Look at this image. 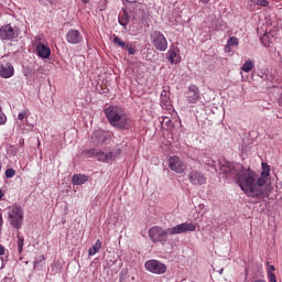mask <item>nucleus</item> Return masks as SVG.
<instances>
[{"label":"nucleus","instance_id":"f257e3e1","mask_svg":"<svg viewBox=\"0 0 282 282\" xmlns=\"http://www.w3.org/2000/svg\"><path fill=\"white\" fill-rule=\"evenodd\" d=\"M221 171L227 180H234L248 197H270L268 187H264L263 180L250 169L243 167L240 163H226Z\"/></svg>","mask_w":282,"mask_h":282},{"label":"nucleus","instance_id":"f03ea898","mask_svg":"<svg viewBox=\"0 0 282 282\" xmlns=\"http://www.w3.org/2000/svg\"><path fill=\"white\" fill-rule=\"evenodd\" d=\"M105 116L111 127H115L116 129H129V127H131V119L119 106H109L106 108Z\"/></svg>","mask_w":282,"mask_h":282},{"label":"nucleus","instance_id":"7ed1b4c3","mask_svg":"<svg viewBox=\"0 0 282 282\" xmlns=\"http://www.w3.org/2000/svg\"><path fill=\"white\" fill-rule=\"evenodd\" d=\"M9 223L17 230H21L23 226V207L19 205H12L8 212Z\"/></svg>","mask_w":282,"mask_h":282},{"label":"nucleus","instance_id":"20e7f679","mask_svg":"<svg viewBox=\"0 0 282 282\" xmlns=\"http://www.w3.org/2000/svg\"><path fill=\"white\" fill-rule=\"evenodd\" d=\"M152 243H166L169 241V235H171L170 228L164 229L160 226L151 227L148 231Z\"/></svg>","mask_w":282,"mask_h":282},{"label":"nucleus","instance_id":"39448f33","mask_svg":"<svg viewBox=\"0 0 282 282\" xmlns=\"http://www.w3.org/2000/svg\"><path fill=\"white\" fill-rule=\"evenodd\" d=\"M150 41L153 47H155V50L159 52H166V50H169V41H166V36H164V34H162L160 31L152 32L150 35Z\"/></svg>","mask_w":282,"mask_h":282},{"label":"nucleus","instance_id":"423d86ee","mask_svg":"<svg viewBox=\"0 0 282 282\" xmlns=\"http://www.w3.org/2000/svg\"><path fill=\"white\" fill-rule=\"evenodd\" d=\"M144 268L152 274H165L167 270L166 264L155 259L145 261Z\"/></svg>","mask_w":282,"mask_h":282},{"label":"nucleus","instance_id":"0eeeda50","mask_svg":"<svg viewBox=\"0 0 282 282\" xmlns=\"http://www.w3.org/2000/svg\"><path fill=\"white\" fill-rule=\"evenodd\" d=\"M187 180L192 186H204L206 184V174L199 170H191Z\"/></svg>","mask_w":282,"mask_h":282},{"label":"nucleus","instance_id":"6e6552de","mask_svg":"<svg viewBox=\"0 0 282 282\" xmlns=\"http://www.w3.org/2000/svg\"><path fill=\"white\" fill-rule=\"evenodd\" d=\"M167 164L169 169L178 175H182V173H185L186 171V162H184V160L177 155L171 156L167 161Z\"/></svg>","mask_w":282,"mask_h":282},{"label":"nucleus","instance_id":"1a4fd4ad","mask_svg":"<svg viewBox=\"0 0 282 282\" xmlns=\"http://www.w3.org/2000/svg\"><path fill=\"white\" fill-rule=\"evenodd\" d=\"M88 158H97L99 162H113L116 160V154L113 152L105 153L100 150L90 149L86 151Z\"/></svg>","mask_w":282,"mask_h":282},{"label":"nucleus","instance_id":"9d476101","mask_svg":"<svg viewBox=\"0 0 282 282\" xmlns=\"http://www.w3.org/2000/svg\"><path fill=\"white\" fill-rule=\"evenodd\" d=\"M195 230H197V225L183 223L170 228V235H183L184 232H195Z\"/></svg>","mask_w":282,"mask_h":282},{"label":"nucleus","instance_id":"9b49d317","mask_svg":"<svg viewBox=\"0 0 282 282\" xmlns=\"http://www.w3.org/2000/svg\"><path fill=\"white\" fill-rule=\"evenodd\" d=\"M19 36V32L11 24H6L0 28V39L2 41H14Z\"/></svg>","mask_w":282,"mask_h":282},{"label":"nucleus","instance_id":"f8f14e48","mask_svg":"<svg viewBox=\"0 0 282 282\" xmlns=\"http://www.w3.org/2000/svg\"><path fill=\"white\" fill-rule=\"evenodd\" d=\"M67 43H69V45H78V43H83L84 39H83V34L80 33V31L76 30V29H70L65 36Z\"/></svg>","mask_w":282,"mask_h":282},{"label":"nucleus","instance_id":"ddd939ff","mask_svg":"<svg viewBox=\"0 0 282 282\" xmlns=\"http://www.w3.org/2000/svg\"><path fill=\"white\" fill-rule=\"evenodd\" d=\"M199 98H200L199 87L195 85H191L186 94V100L188 105H197V102H199Z\"/></svg>","mask_w":282,"mask_h":282},{"label":"nucleus","instance_id":"4468645a","mask_svg":"<svg viewBox=\"0 0 282 282\" xmlns=\"http://www.w3.org/2000/svg\"><path fill=\"white\" fill-rule=\"evenodd\" d=\"M1 78H12L14 76V66L10 62H2L0 65Z\"/></svg>","mask_w":282,"mask_h":282},{"label":"nucleus","instance_id":"2eb2a0df","mask_svg":"<svg viewBox=\"0 0 282 282\" xmlns=\"http://www.w3.org/2000/svg\"><path fill=\"white\" fill-rule=\"evenodd\" d=\"M167 61H170L173 64L177 65V63H181L182 56H180V48L177 47H170Z\"/></svg>","mask_w":282,"mask_h":282},{"label":"nucleus","instance_id":"dca6fc26","mask_svg":"<svg viewBox=\"0 0 282 282\" xmlns=\"http://www.w3.org/2000/svg\"><path fill=\"white\" fill-rule=\"evenodd\" d=\"M161 107L166 111H171L173 109V104L171 102V97L166 90H162L161 93Z\"/></svg>","mask_w":282,"mask_h":282},{"label":"nucleus","instance_id":"f3484780","mask_svg":"<svg viewBox=\"0 0 282 282\" xmlns=\"http://www.w3.org/2000/svg\"><path fill=\"white\" fill-rule=\"evenodd\" d=\"M36 53L40 58H48L50 56H52V50L50 48V46L43 43L37 44Z\"/></svg>","mask_w":282,"mask_h":282},{"label":"nucleus","instance_id":"a211bd4d","mask_svg":"<svg viewBox=\"0 0 282 282\" xmlns=\"http://www.w3.org/2000/svg\"><path fill=\"white\" fill-rule=\"evenodd\" d=\"M268 177H270V165H268V163H262V172L258 178L264 182V188H268Z\"/></svg>","mask_w":282,"mask_h":282},{"label":"nucleus","instance_id":"6ab92c4d","mask_svg":"<svg viewBox=\"0 0 282 282\" xmlns=\"http://www.w3.org/2000/svg\"><path fill=\"white\" fill-rule=\"evenodd\" d=\"M88 180H89V176L85 174H75L72 177V184H74V186H80L85 184Z\"/></svg>","mask_w":282,"mask_h":282},{"label":"nucleus","instance_id":"aec40b11","mask_svg":"<svg viewBox=\"0 0 282 282\" xmlns=\"http://www.w3.org/2000/svg\"><path fill=\"white\" fill-rule=\"evenodd\" d=\"M100 248H102V242L100 240H97L95 245L88 250L89 257H94L97 252H100Z\"/></svg>","mask_w":282,"mask_h":282},{"label":"nucleus","instance_id":"412c9836","mask_svg":"<svg viewBox=\"0 0 282 282\" xmlns=\"http://www.w3.org/2000/svg\"><path fill=\"white\" fill-rule=\"evenodd\" d=\"M254 69V62L251 59H248L245 62V64L241 66V72H245L246 74H250Z\"/></svg>","mask_w":282,"mask_h":282},{"label":"nucleus","instance_id":"4be33fe9","mask_svg":"<svg viewBox=\"0 0 282 282\" xmlns=\"http://www.w3.org/2000/svg\"><path fill=\"white\" fill-rule=\"evenodd\" d=\"M268 265V279L269 282H276V274H274V270H276L274 268V265H270V262H267Z\"/></svg>","mask_w":282,"mask_h":282},{"label":"nucleus","instance_id":"5701e85b","mask_svg":"<svg viewBox=\"0 0 282 282\" xmlns=\"http://www.w3.org/2000/svg\"><path fill=\"white\" fill-rule=\"evenodd\" d=\"M17 237H18V241H17L18 252H19V254H22L23 253V246L25 243V239L23 238V236H21V232H18Z\"/></svg>","mask_w":282,"mask_h":282},{"label":"nucleus","instance_id":"b1692460","mask_svg":"<svg viewBox=\"0 0 282 282\" xmlns=\"http://www.w3.org/2000/svg\"><path fill=\"white\" fill-rule=\"evenodd\" d=\"M235 45H239V39L232 36L227 41L226 50H230V47H235Z\"/></svg>","mask_w":282,"mask_h":282},{"label":"nucleus","instance_id":"393cba45","mask_svg":"<svg viewBox=\"0 0 282 282\" xmlns=\"http://www.w3.org/2000/svg\"><path fill=\"white\" fill-rule=\"evenodd\" d=\"M112 42L115 43V45H118V47H121V50H124L127 47V45H128L124 41H122L117 35H113Z\"/></svg>","mask_w":282,"mask_h":282},{"label":"nucleus","instance_id":"a878e982","mask_svg":"<svg viewBox=\"0 0 282 282\" xmlns=\"http://www.w3.org/2000/svg\"><path fill=\"white\" fill-rule=\"evenodd\" d=\"M100 135H102V131H95L93 133V137L91 138H98L97 139V144H102V142H105V139L100 138Z\"/></svg>","mask_w":282,"mask_h":282},{"label":"nucleus","instance_id":"bb28decb","mask_svg":"<svg viewBox=\"0 0 282 282\" xmlns=\"http://www.w3.org/2000/svg\"><path fill=\"white\" fill-rule=\"evenodd\" d=\"M270 2L268 0H256L254 6H260L261 8H268Z\"/></svg>","mask_w":282,"mask_h":282},{"label":"nucleus","instance_id":"cd10ccee","mask_svg":"<svg viewBox=\"0 0 282 282\" xmlns=\"http://www.w3.org/2000/svg\"><path fill=\"white\" fill-rule=\"evenodd\" d=\"M120 25H128L129 23V15L123 14L121 18H119Z\"/></svg>","mask_w":282,"mask_h":282},{"label":"nucleus","instance_id":"c85d7f7f","mask_svg":"<svg viewBox=\"0 0 282 282\" xmlns=\"http://www.w3.org/2000/svg\"><path fill=\"white\" fill-rule=\"evenodd\" d=\"M124 50H127L128 54H130L131 56L135 54V47L133 46V44H127Z\"/></svg>","mask_w":282,"mask_h":282},{"label":"nucleus","instance_id":"c756f323","mask_svg":"<svg viewBox=\"0 0 282 282\" xmlns=\"http://www.w3.org/2000/svg\"><path fill=\"white\" fill-rule=\"evenodd\" d=\"M8 122V117L3 113V108H0V124Z\"/></svg>","mask_w":282,"mask_h":282},{"label":"nucleus","instance_id":"7c9ffc66","mask_svg":"<svg viewBox=\"0 0 282 282\" xmlns=\"http://www.w3.org/2000/svg\"><path fill=\"white\" fill-rule=\"evenodd\" d=\"M14 175H17V171H14V169H8L6 171V177H14Z\"/></svg>","mask_w":282,"mask_h":282},{"label":"nucleus","instance_id":"2f4dec72","mask_svg":"<svg viewBox=\"0 0 282 282\" xmlns=\"http://www.w3.org/2000/svg\"><path fill=\"white\" fill-rule=\"evenodd\" d=\"M28 116V111L24 110L18 115V120H25V117Z\"/></svg>","mask_w":282,"mask_h":282},{"label":"nucleus","instance_id":"473e14b6","mask_svg":"<svg viewBox=\"0 0 282 282\" xmlns=\"http://www.w3.org/2000/svg\"><path fill=\"white\" fill-rule=\"evenodd\" d=\"M1 228H3V215L0 213V234H1Z\"/></svg>","mask_w":282,"mask_h":282},{"label":"nucleus","instance_id":"72a5a7b5","mask_svg":"<svg viewBox=\"0 0 282 282\" xmlns=\"http://www.w3.org/2000/svg\"><path fill=\"white\" fill-rule=\"evenodd\" d=\"M2 254H6V248L2 245H0V257Z\"/></svg>","mask_w":282,"mask_h":282},{"label":"nucleus","instance_id":"f704fd0d","mask_svg":"<svg viewBox=\"0 0 282 282\" xmlns=\"http://www.w3.org/2000/svg\"><path fill=\"white\" fill-rule=\"evenodd\" d=\"M3 198V191H0V199Z\"/></svg>","mask_w":282,"mask_h":282},{"label":"nucleus","instance_id":"c9c22d12","mask_svg":"<svg viewBox=\"0 0 282 282\" xmlns=\"http://www.w3.org/2000/svg\"><path fill=\"white\" fill-rule=\"evenodd\" d=\"M249 2L253 3V6H254V3H257V0H249Z\"/></svg>","mask_w":282,"mask_h":282},{"label":"nucleus","instance_id":"e433bc0d","mask_svg":"<svg viewBox=\"0 0 282 282\" xmlns=\"http://www.w3.org/2000/svg\"><path fill=\"white\" fill-rule=\"evenodd\" d=\"M83 3H89V0H82Z\"/></svg>","mask_w":282,"mask_h":282},{"label":"nucleus","instance_id":"4c0bfd02","mask_svg":"<svg viewBox=\"0 0 282 282\" xmlns=\"http://www.w3.org/2000/svg\"><path fill=\"white\" fill-rule=\"evenodd\" d=\"M0 109H3V107H1V99H0Z\"/></svg>","mask_w":282,"mask_h":282},{"label":"nucleus","instance_id":"58836bf2","mask_svg":"<svg viewBox=\"0 0 282 282\" xmlns=\"http://www.w3.org/2000/svg\"><path fill=\"white\" fill-rule=\"evenodd\" d=\"M221 272H224V269L220 270V274H221Z\"/></svg>","mask_w":282,"mask_h":282}]
</instances>
